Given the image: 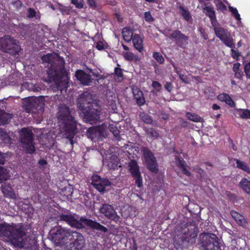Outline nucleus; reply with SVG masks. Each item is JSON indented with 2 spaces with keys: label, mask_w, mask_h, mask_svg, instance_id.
<instances>
[{
  "label": "nucleus",
  "mask_w": 250,
  "mask_h": 250,
  "mask_svg": "<svg viewBox=\"0 0 250 250\" xmlns=\"http://www.w3.org/2000/svg\"><path fill=\"white\" fill-rule=\"evenodd\" d=\"M45 68L49 81L54 83L53 90H59L62 93L63 91L65 92L68 86L69 78L63 63H48Z\"/></svg>",
  "instance_id": "nucleus-1"
},
{
  "label": "nucleus",
  "mask_w": 250,
  "mask_h": 250,
  "mask_svg": "<svg viewBox=\"0 0 250 250\" xmlns=\"http://www.w3.org/2000/svg\"><path fill=\"white\" fill-rule=\"evenodd\" d=\"M59 122L61 124L60 132L63 136L69 139L73 145L72 139L77 132L76 122L71 115L69 108L65 105H61L59 107L57 113Z\"/></svg>",
  "instance_id": "nucleus-2"
},
{
  "label": "nucleus",
  "mask_w": 250,
  "mask_h": 250,
  "mask_svg": "<svg viewBox=\"0 0 250 250\" xmlns=\"http://www.w3.org/2000/svg\"><path fill=\"white\" fill-rule=\"evenodd\" d=\"M25 235L24 229L20 224L11 225L5 223L0 224V237L7 238L15 246L23 247Z\"/></svg>",
  "instance_id": "nucleus-3"
},
{
  "label": "nucleus",
  "mask_w": 250,
  "mask_h": 250,
  "mask_svg": "<svg viewBox=\"0 0 250 250\" xmlns=\"http://www.w3.org/2000/svg\"><path fill=\"white\" fill-rule=\"evenodd\" d=\"M60 219L65 221L71 227L77 229L82 228L84 227V225H86L103 232L107 231V228L99 223L83 217L79 218L77 215L62 214L60 215Z\"/></svg>",
  "instance_id": "nucleus-4"
},
{
  "label": "nucleus",
  "mask_w": 250,
  "mask_h": 250,
  "mask_svg": "<svg viewBox=\"0 0 250 250\" xmlns=\"http://www.w3.org/2000/svg\"><path fill=\"white\" fill-rule=\"evenodd\" d=\"M78 104L82 110L85 112L90 120H99L100 111L97 109L93 108V104H96L92 99V95L88 92L81 94L78 98Z\"/></svg>",
  "instance_id": "nucleus-5"
},
{
  "label": "nucleus",
  "mask_w": 250,
  "mask_h": 250,
  "mask_svg": "<svg viewBox=\"0 0 250 250\" xmlns=\"http://www.w3.org/2000/svg\"><path fill=\"white\" fill-rule=\"evenodd\" d=\"M197 236L194 227L184 225L174 231V241L178 246H181L185 242L192 243Z\"/></svg>",
  "instance_id": "nucleus-6"
},
{
  "label": "nucleus",
  "mask_w": 250,
  "mask_h": 250,
  "mask_svg": "<svg viewBox=\"0 0 250 250\" xmlns=\"http://www.w3.org/2000/svg\"><path fill=\"white\" fill-rule=\"evenodd\" d=\"M19 141L21 147L29 153H32L35 150L33 133L27 128H22L19 131Z\"/></svg>",
  "instance_id": "nucleus-7"
},
{
  "label": "nucleus",
  "mask_w": 250,
  "mask_h": 250,
  "mask_svg": "<svg viewBox=\"0 0 250 250\" xmlns=\"http://www.w3.org/2000/svg\"><path fill=\"white\" fill-rule=\"evenodd\" d=\"M21 49L17 41L9 35H5L0 38V50L2 51L16 55L18 54Z\"/></svg>",
  "instance_id": "nucleus-8"
},
{
  "label": "nucleus",
  "mask_w": 250,
  "mask_h": 250,
  "mask_svg": "<svg viewBox=\"0 0 250 250\" xmlns=\"http://www.w3.org/2000/svg\"><path fill=\"white\" fill-rule=\"evenodd\" d=\"M199 237L202 246L205 250H221L220 243L214 234L203 233Z\"/></svg>",
  "instance_id": "nucleus-9"
},
{
  "label": "nucleus",
  "mask_w": 250,
  "mask_h": 250,
  "mask_svg": "<svg viewBox=\"0 0 250 250\" xmlns=\"http://www.w3.org/2000/svg\"><path fill=\"white\" fill-rule=\"evenodd\" d=\"M52 239L59 245H64L71 240L72 232L63 229L61 227L54 228L51 231Z\"/></svg>",
  "instance_id": "nucleus-10"
},
{
  "label": "nucleus",
  "mask_w": 250,
  "mask_h": 250,
  "mask_svg": "<svg viewBox=\"0 0 250 250\" xmlns=\"http://www.w3.org/2000/svg\"><path fill=\"white\" fill-rule=\"evenodd\" d=\"M142 151L147 168L153 172H157L158 170V165L153 153L146 147H143Z\"/></svg>",
  "instance_id": "nucleus-11"
},
{
  "label": "nucleus",
  "mask_w": 250,
  "mask_h": 250,
  "mask_svg": "<svg viewBox=\"0 0 250 250\" xmlns=\"http://www.w3.org/2000/svg\"><path fill=\"white\" fill-rule=\"evenodd\" d=\"M69 246L67 247L66 250H84L85 240L84 237L76 231H72V236Z\"/></svg>",
  "instance_id": "nucleus-12"
},
{
  "label": "nucleus",
  "mask_w": 250,
  "mask_h": 250,
  "mask_svg": "<svg viewBox=\"0 0 250 250\" xmlns=\"http://www.w3.org/2000/svg\"><path fill=\"white\" fill-rule=\"evenodd\" d=\"M169 38L174 40L176 45L183 49L186 48L188 44V37L177 29L169 34Z\"/></svg>",
  "instance_id": "nucleus-13"
},
{
  "label": "nucleus",
  "mask_w": 250,
  "mask_h": 250,
  "mask_svg": "<svg viewBox=\"0 0 250 250\" xmlns=\"http://www.w3.org/2000/svg\"><path fill=\"white\" fill-rule=\"evenodd\" d=\"M44 103L42 98H36L32 99L27 104L28 112L34 114H39L43 112Z\"/></svg>",
  "instance_id": "nucleus-14"
},
{
  "label": "nucleus",
  "mask_w": 250,
  "mask_h": 250,
  "mask_svg": "<svg viewBox=\"0 0 250 250\" xmlns=\"http://www.w3.org/2000/svg\"><path fill=\"white\" fill-rule=\"evenodd\" d=\"M100 213L104 214L108 219L113 220L115 222L120 221V217L117 214L113 207L108 204H104L100 208Z\"/></svg>",
  "instance_id": "nucleus-15"
},
{
  "label": "nucleus",
  "mask_w": 250,
  "mask_h": 250,
  "mask_svg": "<svg viewBox=\"0 0 250 250\" xmlns=\"http://www.w3.org/2000/svg\"><path fill=\"white\" fill-rule=\"evenodd\" d=\"M92 184L100 192H104L105 188L111 185V182L107 179L95 175L92 177Z\"/></svg>",
  "instance_id": "nucleus-16"
},
{
  "label": "nucleus",
  "mask_w": 250,
  "mask_h": 250,
  "mask_svg": "<svg viewBox=\"0 0 250 250\" xmlns=\"http://www.w3.org/2000/svg\"><path fill=\"white\" fill-rule=\"evenodd\" d=\"M42 62H65L64 60L60 57L58 53L53 52L48 53L41 57Z\"/></svg>",
  "instance_id": "nucleus-17"
},
{
  "label": "nucleus",
  "mask_w": 250,
  "mask_h": 250,
  "mask_svg": "<svg viewBox=\"0 0 250 250\" xmlns=\"http://www.w3.org/2000/svg\"><path fill=\"white\" fill-rule=\"evenodd\" d=\"M75 76L77 80L83 85H89L92 82L90 76L84 73L83 71H77Z\"/></svg>",
  "instance_id": "nucleus-18"
},
{
  "label": "nucleus",
  "mask_w": 250,
  "mask_h": 250,
  "mask_svg": "<svg viewBox=\"0 0 250 250\" xmlns=\"http://www.w3.org/2000/svg\"><path fill=\"white\" fill-rule=\"evenodd\" d=\"M132 90L134 99L137 104L139 106L144 105L145 103V100L142 91L135 86H133L132 87Z\"/></svg>",
  "instance_id": "nucleus-19"
},
{
  "label": "nucleus",
  "mask_w": 250,
  "mask_h": 250,
  "mask_svg": "<svg viewBox=\"0 0 250 250\" xmlns=\"http://www.w3.org/2000/svg\"><path fill=\"white\" fill-rule=\"evenodd\" d=\"M15 136L13 133H7L5 130L0 128V139L4 143L10 145L15 140Z\"/></svg>",
  "instance_id": "nucleus-20"
},
{
  "label": "nucleus",
  "mask_w": 250,
  "mask_h": 250,
  "mask_svg": "<svg viewBox=\"0 0 250 250\" xmlns=\"http://www.w3.org/2000/svg\"><path fill=\"white\" fill-rule=\"evenodd\" d=\"M131 40L135 49L139 52L142 53L144 49L143 38L140 35L135 34Z\"/></svg>",
  "instance_id": "nucleus-21"
},
{
  "label": "nucleus",
  "mask_w": 250,
  "mask_h": 250,
  "mask_svg": "<svg viewBox=\"0 0 250 250\" xmlns=\"http://www.w3.org/2000/svg\"><path fill=\"white\" fill-rule=\"evenodd\" d=\"M232 217L235 220L238 225L241 226H246L247 224L246 219L239 213L232 210L230 212Z\"/></svg>",
  "instance_id": "nucleus-22"
},
{
  "label": "nucleus",
  "mask_w": 250,
  "mask_h": 250,
  "mask_svg": "<svg viewBox=\"0 0 250 250\" xmlns=\"http://www.w3.org/2000/svg\"><path fill=\"white\" fill-rule=\"evenodd\" d=\"M102 132L99 127H92L89 128L86 132V135L88 138L91 139L92 140L96 138H99L101 136Z\"/></svg>",
  "instance_id": "nucleus-23"
},
{
  "label": "nucleus",
  "mask_w": 250,
  "mask_h": 250,
  "mask_svg": "<svg viewBox=\"0 0 250 250\" xmlns=\"http://www.w3.org/2000/svg\"><path fill=\"white\" fill-rule=\"evenodd\" d=\"M122 33L124 40L128 42L131 41L134 36L132 28L130 26L124 27Z\"/></svg>",
  "instance_id": "nucleus-24"
},
{
  "label": "nucleus",
  "mask_w": 250,
  "mask_h": 250,
  "mask_svg": "<svg viewBox=\"0 0 250 250\" xmlns=\"http://www.w3.org/2000/svg\"><path fill=\"white\" fill-rule=\"evenodd\" d=\"M240 188L247 194L250 195V180L243 178L239 182Z\"/></svg>",
  "instance_id": "nucleus-25"
},
{
  "label": "nucleus",
  "mask_w": 250,
  "mask_h": 250,
  "mask_svg": "<svg viewBox=\"0 0 250 250\" xmlns=\"http://www.w3.org/2000/svg\"><path fill=\"white\" fill-rule=\"evenodd\" d=\"M128 167H129V171L133 176H138L141 174L139 166L135 160H131L129 163Z\"/></svg>",
  "instance_id": "nucleus-26"
},
{
  "label": "nucleus",
  "mask_w": 250,
  "mask_h": 250,
  "mask_svg": "<svg viewBox=\"0 0 250 250\" xmlns=\"http://www.w3.org/2000/svg\"><path fill=\"white\" fill-rule=\"evenodd\" d=\"M1 190L5 196L10 198H13L15 196L14 191L10 184L2 185Z\"/></svg>",
  "instance_id": "nucleus-27"
},
{
  "label": "nucleus",
  "mask_w": 250,
  "mask_h": 250,
  "mask_svg": "<svg viewBox=\"0 0 250 250\" xmlns=\"http://www.w3.org/2000/svg\"><path fill=\"white\" fill-rule=\"evenodd\" d=\"M218 99L222 102H224L230 106L233 107L234 105V103L230 98V97L227 94L222 93L218 96Z\"/></svg>",
  "instance_id": "nucleus-28"
},
{
  "label": "nucleus",
  "mask_w": 250,
  "mask_h": 250,
  "mask_svg": "<svg viewBox=\"0 0 250 250\" xmlns=\"http://www.w3.org/2000/svg\"><path fill=\"white\" fill-rule=\"evenodd\" d=\"M10 177L9 171L5 167L0 166V183L7 181Z\"/></svg>",
  "instance_id": "nucleus-29"
},
{
  "label": "nucleus",
  "mask_w": 250,
  "mask_h": 250,
  "mask_svg": "<svg viewBox=\"0 0 250 250\" xmlns=\"http://www.w3.org/2000/svg\"><path fill=\"white\" fill-rule=\"evenodd\" d=\"M119 159L116 156H112L108 161L107 166L109 169H116L119 165Z\"/></svg>",
  "instance_id": "nucleus-30"
},
{
  "label": "nucleus",
  "mask_w": 250,
  "mask_h": 250,
  "mask_svg": "<svg viewBox=\"0 0 250 250\" xmlns=\"http://www.w3.org/2000/svg\"><path fill=\"white\" fill-rule=\"evenodd\" d=\"M12 118L11 114H7L2 110H0V125L8 123V121Z\"/></svg>",
  "instance_id": "nucleus-31"
},
{
  "label": "nucleus",
  "mask_w": 250,
  "mask_h": 250,
  "mask_svg": "<svg viewBox=\"0 0 250 250\" xmlns=\"http://www.w3.org/2000/svg\"><path fill=\"white\" fill-rule=\"evenodd\" d=\"M206 4V3H205V5ZM203 9L205 15L209 18V20H211V19L216 17L215 12L212 6H205L203 8Z\"/></svg>",
  "instance_id": "nucleus-32"
},
{
  "label": "nucleus",
  "mask_w": 250,
  "mask_h": 250,
  "mask_svg": "<svg viewBox=\"0 0 250 250\" xmlns=\"http://www.w3.org/2000/svg\"><path fill=\"white\" fill-rule=\"evenodd\" d=\"M236 162V167L249 173H250V167L245 162L241 161L238 159L234 160Z\"/></svg>",
  "instance_id": "nucleus-33"
},
{
  "label": "nucleus",
  "mask_w": 250,
  "mask_h": 250,
  "mask_svg": "<svg viewBox=\"0 0 250 250\" xmlns=\"http://www.w3.org/2000/svg\"><path fill=\"white\" fill-rule=\"evenodd\" d=\"M180 13L183 18L187 21H188L191 19V16L188 10L186 9L183 6L180 5L179 7Z\"/></svg>",
  "instance_id": "nucleus-34"
},
{
  "label": "nucleus",
  "mask_w": 250,
  "mask_h": 250,
  "mask_svg": "<svg viewBox=\"0 0 250 250\" xmlns=\"http://www.w3.org/2000/svg\"><path fill=\"white\" fill-rule=\"evenodd\" d=\"M147 135L153 139H156L159 137V134L155 129L149 128L146 129Z\"/></svg>",
  "instance_id": "nucleus-35"
},
{
  "label": "nucleus",
  "mask_w": 250,
  "mask_h": 250,
  "mask_svg": "<svg viewBox=\"0 0 250 250\" xmlns=\"http://www.w3.org/2000/svg\"><path fill=\"white\" fill-rule=\"evenodd\" d=\"M214 30L216 36L220 40L227 35L226 30L223 28L218 27Z\"/></svg>",
  "instance_id": "nucleus-36"
},
{
  "label": "nucleus",
  "mask_w": 250,
  "mask_h": 250,
  "mask_svg": "<svg viewBox=\"0 0 250 250\" xmlns=\"http://www.w3.org/2000/svg\"><path fill=\"white\" fill-rule=\"evenodd\" d=\"M187 117L190 121L195 122H201L203 120L202 118L195 114H191L187 113Z\"/></svg>",
  "instance_id": "nucleus-37"
},
{
  "label": "nucleus",
  "mask_w": 250,
  "mask_h": 250,
  "mask_svg": "<svg viewBox=\"0 0 250 250\" xmlns=\"http://www.w3.org/2000/svg\"><path fill=\"white\" fill-rule=\"evenodd\" d=\"M175 70L177 73V74L179 76L180 79L184 83H188V78L187 76L185 75L184 73V71H182L181 70H179V69L177 68V66L175 65H173Z\"/></svg>",
  "instance_id": "nucleus-38"
},
{
  "label": "nucleus",
  "mask_w": 250,
  "mask_h": 250,
  "mask_svg": "<svg viewBox=\"0 0 250 250\" xmlns=\"http://www.w3.org/2000/svg\"><path fill=\"white\" fill-rule=\"evenodd\" d=\"M239 115L242 119H250V110L249 109H240Z\"/></svg>",
  "instance_id": "nucleus-39"
},
{
  "label": "nucleus",
  "mask_w": 250,
  "mask_h": 250,
  "mask_svg": "<svg viewBox=\"0 0 250 250\" xmlns=\"http://www.w3.org/2000/svg\"><path fill=\"white\" fill-rule=\"evenodd\" d=\"M221 40L228 46L231 47L233 45L232 39L228 37V35H226Z\"/></svg>",
  "instance_id": "nucleus-40"
},
{
  "label": "nucleus",
  "mask_w": 250,
  "mask_h": 250,
  "mask_svg": "<svg viewBox=\"0 0 250 250\" xmlns=\"http://www.w3.org/2000/svg\"><path fill=\"white\" fill-rule=\"evenodd\" d=\"M153 57L157 61V62H164L165 61L162 55L159 52H154Z\"/></svg>",
  "instance_id": "nucleus-41"
},
{
  "label": "nucleus",
  "mask_w": 250,
  "mask_h": 250,
  "mask_svg": "<svg viewBox=\"0 0 250 250\" xmlns=\"http://www.w3.org/2000/svg\"><path fill=\"white\" fill-rule=\"evenodd\" d=\"M229 10L231 12L232 15L235 17V19L240 21L241 20L240 16L238 13V10L236 8H234L232 6H229Z\"/></svg>",
  "instance_id": "nucleus-42"
},
{
  "label": "nucleus",
  "mask_w": 250,
  "mask_h": 250,
  "mask_svg": "<svg viewBox=\"0 0 250 250\" xmlns=\"http://www.w3.org/2000/svg\"><path fill=\"white\" fill-rule=\"evenodd\" d=\"M71 3L74 4L76 7L79 9L83 8V0H71Z\"/></svg>",
  "instance_id": "nucleus-43"
},
{
  "label": "nucleus",
  "mask_w": 250,
  "mask_h": 250,
  "mask_svg": "<svg viewBox=\"0 0 250 250\" xmlns=\"http://www.w3.org/2000/svg\"><path fill=\"white\" fill-rule=\"evenodd\" d=\"M198 31L200 33L201 36L205 40H207L208 38V35L206 32V30L203 27L200 26L198 28Z\"/></svg>",
  "instance_id": "nucleus-44"
},
{
  "label": "nucleus",
  "mask_w": 250,
  "mask_h": 250,
  "mask_svg": "<svg viewBox=\"0 0 250 250\" xmlns=\"http://www.w3.org/2000/svg\"><path fill=\"white\" fill-rule=\"evenodd\" d=\"M145 21L148 22H151L154 21V18L152 17L150 11L146 12L144 14Z\"/></svg>",
  "instance_id": "nucleus-45"
},
{
  "label": "nucleus",
  "mask_w": 250,
  "mask_h": 250,
  "mask_svg": "<svg viewBox=\"0 0 250 250\" xmlns=\"http://www.w3.org/2000/svg\"><path fill=\"white\" fill-rule=\"evenodd\" d=\"M11 4L12 5H13V6L17 9V10H19V9H20L22 6V3L21 2V1L20 0H13L12 2H11Z\"/></svg>",
  "instance_id": "nucleus-46"
},
{
  "label": "nucleus",
  "mask_w": 250,
  "mask_h": 250,
  "mask_svg": "<svg viewBox=\"0 0 250 250\" xmlns=\"http://www.w3.org/2000/svg\"><path fill=\"white\" fill-rule=\"evenodd\" d=\"M36 11L35 10L31 8H29L27 10V17L29 19H32L36 17Z\"/></svg>",
  "instance_id": "nucleus-47"
},
{
  "label": "nucleus",
  "mask_w": 250,
  "mask_h": 250,
  "mask_svg": "<svg viewBox=\"0 0 250 250\" xmlns=\"http://www.w3.org/2000/svg\"><path fill=\"white\" fill-rule=\"evenodd\" d=\"M109 128L110 131L111 132H112L114 136H115V137H117L118 136L119 131L116 126H114L112 125H109Z\"/></svg>",
  "instance_id": "nucleus-48"
},
{
  "label": "nucleus",
  "mask_w": 250,
  "mask_h": 250,
  "mask_svg": "<svg viewBox=\"0 0 250 250\" xmlns=\"http://www.w3.org/2000/svg\"><path fill=\"white\" fill-rule=\"evenodd\" d=\"M115 74L118 77V80L116 79V81H120L123 76L122 69L118 67L115 68Z\"/></svg>",
  "instance_id": "nucleus-49"
},
{
  "label": "nucleus",
  "mask_w": 250,
  "mask_h": 250,
  "mask_svg": "<svg viewBox=\"0 0 250 250\" xmlns=\"http://www.w3.org/2000/svg\"><path fill=\"white\" fill-rule=\"evenodd\" d=\"M218 10L223 11L226 10V5L222 1H220L216 4Z\"/></svg>",
  "instance_id": "nucleus-50"
},
{
  "label": "nucleus",
  "mask_w": 250,
  "mask_h": 250,
  "mask_svg": "<svg viewBox=\"0 0 250 250\" xmlns=\"http://www.w3.org/2000/svg\"><path fill=\"white\" fill-rule=\"evenodd\" d=\"M134 177L135 178V183L137 186L139 188L141 187L142 186V179L141 174L138 176H134Z\"/></svg>",
  "instance_id": "nucleus-51"
},
{
  "label": "nucleus",
  "mask_w": 250,
  "mask_h": 250,
  "mask_svg": "<svg viewBox=\"0 0 250 250\" xmlns=\"http://www.w3.org/2000/svg\"><path fill=\"white\" fill-rule=\"evenodd\" d=\"M96 48L99 50H102L105 48V45L103 42L99 41L96 43Z\"/></svg>",
  "instance_id": "nucleus-52"
},
{
  "label": "nucleus",
  "mask_w": 250,
  "mask_h": 250,
  "mask_svg": "<svg viewBox=\"0 0 250 250\" xmlns=\"http://www.w3.org/2000/svg\"><path fill=\"white\" fill-rule=\"evenodd\" d=\"M210 21L211 24L214 30H215V29L219 27L218 26L219 23L216 19V16L214 17L213 18L211 19V20H210Z\"/></svg>",
  "instance_id": "nucleus-53"
},
{
  "label": "nucleus",
  "mask_w": 250,
  "mask_h": 250,
  "mask_svg": "<svg viewBox=\"0 0 250 250\" xmlns=\"http://www.w3.org/2000/svg\"><path fill=\"white\" fill-rule=\"evenodd\" d=\"M245 72L247 77L250 78V63H246L244 66Z\"/></svg>",
  "instance_id": "nucleus-54"
},
{
  "label": "nucleus",
  "mask_w": 250,
  "mask_h": 250,
  "mask_svg": "<svg viewBox=\"0 0 250 250\" xmlns=\"http://www.w3.org/2000/svg\"><path fill=\"white\" fill-rule=\"evenodd\" d=\"M124 57L127 61H132L134 59V55L132 53L127 52L124 54Z\"/></svg>",
  "instance_id": "nucleus-55"
},
{
  "label": "nucleus",
  "mask_w": 250,
  "mask_h": 250,
  "mask_svg": "<svg viewBox=\"0 0 250 250\" xmlns=\"http://www.w3.org/2000/svg\"><path fill=\"white\" fill-rule=\"evenodd\" d=\"M152 85L153 88L156 89L158 91L160 90L162 87L161 84L157 81H153Z\"/></svg>",
  "instance_id": "nucleus-56"
},
{
  "label": "nucleus",
  "mask_w": 250,
  "mask_h": 250,
  "mask_svg": "<svg viewBox=\"0 0 250 250\" xmlns=\"http://www.w3.org/2000/svg\"><path fill=\"white\" fill-rule=\"evenodd\" d=\"M176 163L180 168H183L184 167H186L185 162L183 160H180L179 159H176Z\"/></svg>",
  "instance_id": "nucleus-57"
},
{
  "label": "nucleus",
  "mask_w": 250,
  "mask_h": 250,
  "mask_svg": "<svg viewBox=\"0 0 250 250\" xmlns=\"http://www.w3.org/2000/svg\"><path fill=\"white\" fill-rule=\"evenodd\" d=\"M87 3L89 6L93 8L96 7V3L95 0H87Z\"/></svg>",
  "instance_id": "nucleus-58"
},
{
  "label": "nucleus",
  "mask_w": 250,
  "mask_h": 250,
  "mask_svg": "<svg viewBox=\"0 0 250 250\" xmlns=\"http://www.w3.org/2000/svg\"><path fill=\"white\" fill-rule=\"evenodd\" d=\"M165 87L168 92H170L173 89L172 84L169 82L166 83L165 85Z\"/></svg>",
  "instance_id": "nucleus-59"
},
{
  "label": "nucleus",
  "mask_w": 250,
  "mask_h": 250,
  "mask_svg": "<svg viewBox=\"0 0 250 250\" xmlns=\"http://www.w3.org/2000/svg\"><path fill=\"white\" fill-rule=\"evenodd\" d=\"M143 120L146 124H149L151 123L152 122L151 119L150 118V117L148 115H145L143 118Z\"/></svg>",
  "instance_id": "nucleus-60"
},
{
  "label": "nucleus",
  "mask_w": 250,
  "mask_h": 250,
  "mask_svg": "<svg viewBox=\"0 0 250 250\" xmlns=\"http://www.w3.org/2000/svg\"><path fill=\"white\" fill-rule=\"evenodd\" d=\"M243 76V72L241 71L238 70L235 71V77L238 79H241Z\"/></svg>",
  "instance_id": "nucleus-61"
},
{
  "label": "nucleus",
  "mask_w": 250,
  "mask_h": 250,
  "mask_svg": "<svg viewBox=\"0 0 250 250\" xmlns=\"http://www.w3.org/2000/svg\"><path fill=\"white\" fill-rule=\"evenodd\" d=\"M181 169L182 171V172L184 174L188 176H189L190 175V174H191L190 172L187 169V168H186V167H184Z\"/></svg>",
  "instance_id": "nucleus-62"
},
{
  "label": "nucleus",
  "mask_w": 250,
  "mask_h": 250,
  "mask_svg": "<svg viewBox=\"0 0 250 250\" xmlns=\"http://www.w3.org/2000/svg\"><path fill=\"white\" fill-rule=\"evenodd\" d=\"M194 170L201 175L204 173V170L198 167L194 168Z\"/></svg>",
  "instance_id": "nucleus-63"
},
{
  "label": "nucleus",
  "mask_w": 250,
  "mask_h": 250,
  "mask_svg": "<svg viewBox=\"0 0 250 250\" xmlns=\"http://www.w3.org/2000/svg\"><path fill=\"white\" fill-rule=\"evenodd\" d=\"M115 17L117 19V20L118 22H122L123 21V18H122L120 15L119 13H116L115 14Z\"/></svg>",
  "instance_id": "nucleus-64"
}]
</instances>
